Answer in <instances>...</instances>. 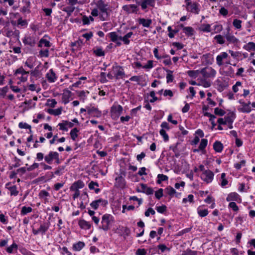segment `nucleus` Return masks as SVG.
<instances>
[{
    "label": "nucleus",
    "instance_id": "1",
    "mask_svg": "<svg viewBox=\"0 0 255 255\" xmlns=\"http://www.w3.org/2000/svg\"><path fill=\"white\" fill-rule=\"evenodd\" d=\"M125 76V73L122 67L116 64L113 66L111 71L108 74L107 77L110 79L115 78L117 80L123 79Z\"/></svg>",
    "mask_w": 255,
    "mask_h": 255
},
{
    "label": "nucleus",
    "instance_id": "2",
    "mask_svg": "<svg viewBox=\"0 0 255 255\" xmlns=\"http://www.w3.org/2000/svg\"><path fill=\"white\" fill-rule=\"evenodd\" d=\"M113 221V216L110 214H105L102 216L101 224L102 226L99 228L107 231L110 229L109 226Z\"/></svg>",
    "mask_w": 255,
    "mask_h": 255
},
{
    "label": "nucleus",
    "instance_id": "3",
    "mask_svg": "<svg viewBox=\"0 0 255 255\" xmlns=\"http://www.w3.org/2000/svg\"><path fill=\"white\" fill-rule=\"evenodd\" d=\"M123 107L121 105L113 106L111 110V117L113 119L119 118L123 111Z\"/></svg>",
    "mask_w": 255,
    "mask_h": 255
},
{
    "label": "nucleus",
    "instance_id": "4",
    "mask_svg": "<svg viewBox=\"0 0 255 255\" xmlns=\"http://www.w3.org/2000/svg\"><path fill=\"white\" fill-rule=\"evenodd\" d=\"M201 73L205 78H208L215 77L216 72L212 68H204L200 71Z\"/></svg>",
    "mask_w": 255,
    "mask_h": 255
},
{
    "label": "nucleus",
    "instance_id": "5",
    "mask_svg": "<svg viewBox=\"0 0 255 255\" xmlns=\"http://www.w3.org/2000/svg\"><path fill=\"white\" fill-rule=\"evenodd\" d=\"M214 174L210 170L204 171L201 175V178L206 183H209L212 181Z\"/></svg>",
    "mask_w": 255,
    "mask_h": 255
},
{
    "label": "nucleus",
    "instance_id": "6",
    "mask_svg": "<svg viewBox=\"0 0 255 255\" xmlns=\"http://www.w3.org/2000/svg\"><path fill=\"white\" fill-rule=\"evenodd\" d=\"M96 5L100 11L104 14H106L108 16V5L105 3L104 0H99L96 3Z\"/></svg>",
    "mask_w": 255,
    "mask_h": 255
},
{
    "label": "nucleus",
    "instance_id": "7",
    "mask_svg": "<svg viewBox=\"0 0 255 255\" xmlns=\"http://www.w3.org/2000/svg\"><path fill=\"white\" fill-rule=\"evenodd\" d=\"M122 9L128 14L136 13L138 10L137 6L133 4L124 5L123 6Z\"/></svg>",
    "mask_w": 255,
    "mask_h": 255
},
{
    "label": "nucleus",
    "instance_id": "8",
    "mask_svg": "<svg viewBox=\"0 0 255 255\" xmlns=\"http://www.w3.org/2000/svg\"><path fill=\"white\" fill-rule=\"evenodd\" d=\"M22 42L24 45H27L31 47L35 46L36 41L34 37L31 36H26L22 39Z\"/></svg>",
    "mask_w": 255,
    "mask_h": 255
},
{
    "label": "nucleus",
    "instance_id": "9",
    "mask_svg": "<svg viewBox=\"0 0 255 255\" xmlns=\"http://www.w3.org/2000/svg\"><path fill=\"white\" fill-rule=\"evenodd\" d=\"M155 2V0H141L137 3L138 5L141 6L142 9H145L148 6L154 7Z\"/></svg>",
    "mask_w": 255,
    "mask_h": 255
},
{
    "label": "nucleus",
    "instance_id": "10",
    "mask_svg": "<svg viewBox=\"0 0 255 255\" xmlns=\"http://www.w3.org/2000/svg\"><path fill=\"white\" fill-rule=\"evenodd\" d=\"M87 112L88 114L94 117L99 118L102 115V112L94 107L92 108L87 107Z\"/></svg>",
    "mask_w": 255,
    "mask_h": 255
},
{
    "label": "nucleus",
    "instance_id": "11",
    "mask_svg": "<svg viewBox=\"0 0 255 255\" xmlns=\"http://www.w3.org/2000/svg\"><path fill=\"white\" fill-rule=\"evenodd\" d=\"M228 32L227 34L225 35V38H226L227 40L231 43L233 44H237L239 40L238 38H237L234 35L231 34L229 31L230 30V28H228L227 29Z\"/></svg>",
    "mask_w": 255,
    "mask_h": 255
},
{
    "label": "nucleus",
    "instance_id": "12",
    "mask_svg": "<svg viewBox=\"0 0 255 255\" xmlns=\"http://www.w3.org/2000/svg\"><path fill=\"white\" fill-rule=\"evenodd\" d=\"M58 152L55 151H50L49 153L44 156V160L48 164H51L53 160L57 155Z\"/></svg>",
    "mask_w": 255,
    "mask_h": 255
},
{
    "label": "nucleus",
    "instance_id": "13",
    "mask_svg": "<svg viewBox=\"0 0 255 255\" xmlns=\"http://www.w3.org/2000/svg\"><path fill=\"white\" fill-rule=\"evenodd\" d=\"M240 103L242 104V107L238 109V110L242 113H250L252 109L250 107L251 102H249L248 103H246L245 102H242L240 101Z\"/></svg>",
    "mask_w": 255,
    "mask_h": 255
},
{
    "label": "nucleus",
    "instance_id": "14",
    "mask_svg": "<svg viewBox=\"0 0 255 255\" xmlns=\"http://www.w3.org/2000/svg\"><path fill=\"white\" fill-rule=\"evenodd\" d=\"M107 203H108V202L106 200H104L102 199H100L93 201L90 204V206H91V207L93 209L96 210L98 208L100 204H102V205L105 206L106 204H107Z\"/></svg>",
    "mask_w": 255,
    "mask_h": 255
},
{
    "label": "nucleus",
    "instance_id": "15",
    "mask_svg": "<svg viewBox=\"0 0 255 255\" xmlns=\"http://www.w3.org/2000/svg\"><path fill=\"white\" fill-rule=\"evenodd\" d=\"M140 186L141 190L137 189V192H142L147 195H151L153 193V190L151 187H147L146 184L142 183L140 184Z\"/></svg>",
    "mask_w": 255,
    "mask_h": 255
},
{
    "label": "nucleus",
    "instance_id": "16",
    "mask_svg": "<svg viewBox=\"0 0 255 255\" xmlns=\"http://www.w3.org/2000/svg\"><path fill=\"white\" fill-rule=\"evenodd\" d=\"M71 96V92L68 90H65L62 94V101L65 104H66L69 102V98Z\"/></svg>",
    "mask_w": 255,
    "mask_h": 255
},
{
    "label": "nucleus",
    "instance_id": "17",
    "mask_svg": "<svg viewBox=\"0 0 255 255\" xmlns=\"http://www.w3.org/2000/svg\"><path fill=\"white\" fill-rule=\"evenodd\" d=\"M84 182L79 180L76 182H75L70 187V190H79L80 188H82L84 187Z\"/></svg>",
    "mask_w": 255,
    "mask_h": 255
},
{
    "label": "nucleus",
    "instance_id": "18",
    "mask_svg": "<svg viewBox=\"0 0 255 255\" xmlns=\"http://www.w3.org/2000/svg\"><path fill=\"white\" fill-rule=\"evenodd\" d=\"M116 186L121 188H123L125 186L126 182L124 178L121 176L116 178Z\"/></svg>",
    "mask_w": 255,
    "mask_h": 255
},
{
    "label": "nucleus",
    "instance_id": "19",
    "mask_svg": "<svg viewBox=\"0 0 255 255\" xmlns=\"http://www.w3.org/2000/svg\"><path fill=\"white\" fill-rule=\"evenodd\" d=\"M46 77L49 82H54L56 79L55 73L52 69H50L46 74Z\"/></svg>",
    "mask_w": 255,
    "mask_h": 255
},
{
    "label": "nucleus",
    "instance_id": "20",
    "mask_svg": "<svg viewBox=\"0 0 255 255\" xmlns=\"http://www.w3.org/2000/svg\"><path fill=\"white\" fill-rule=\"evenodd\" d=\"M138 23L144 27H149L152 23V20L150 19L141 18L138 19Z\"/></svg>",
    "mask_w": 255,
    "mask_h": 255
},
{
    "label": "nucleus",
    "instance_id": "21",
    "mask_svg": "<svg viewBox=\"0 0 255 255\" xmlns=\"http://www.w3.org/2000/svg\"><path fill=\"white\" fill-rule=\"evenodd\" d=\"M78 224L81 228L85 230L89 229L91 227V224L84 220H80Z\"/></svg>",
    "mask_w": 255,
    "mask_h": 255
},
{
    "label": "nucleus",
    "instance_id": "22",
    "mask_svg": "<svg viewBox=\"0 0 255 255\" xmlns=\"http://www.w3.org/2000/svg\"><path fill=\"white\" fill-rule=\"evenodd\" d=\"M228 56V54L225 52H222L220 55H218L216 58L217 64L221 66L223 64V59L227 58Z\"/></svg>",
    "mask_w": 255,
    "mask_h": 255
},
{
    "label": "nucleus",
    "instance_id": "23",
    "mask_svg": "<svg viewBox=\"0 0 255 255\" xmlns=\"http://www.w3.org/2000/svg\"><path fill=\"white\" fill-rule=\"evenodd\" d=\"M133 35V32L130 31L128 32L127 34H126L124 36L122 37L120 36L119 37V39L122 40L125 44H128L129 43L130 41L129 40V38Z\"/></svg>",
    "mask_w": 255,
    "mask_h": 255
},
{
    "label": "nucleus",
    "instance_id": "24",
    "mask_svg": "<svg viewBox=\"0 0 255 255\" xmlns=\"http://www.w3.org/2000/svg\"><path fill=\"white\" fill-rule=\"evenodd\" d=\"M213 148L216 152H221L223 149V144L219 141H216L213 144Z\"/></svg>",
    "mask_w": 255,
    "mask_h": 255
},
{
    "label": "nucleus",
    "instance_id": "25",
    "mask_svg": "<svg viewBox=\"0 0 255 255\" xmlns=\"http://www.w3.org/2000/svg\"><path fill=\"white\" fill-rule=\"evenodd\" d=\"M235 119V115L233 113H229L228 116L225 117V120L227 124L233 123Z\"/></svg>",
    "mask_w": 255,
    "mask_h": 255
},
{
    "label": "nucleus",
    "instance_id": "26",
    "mask_svg": "<svg viewBox=\"0 0 255 255\" xmlns=\"http://www.w3.org/2000/svg\"><path fill=\"white\" fill-rule=\"evenodd\" d=\"M239 198V195L237 193L233 192L228 195L226 200L227 201H237Z\"/></svg>",
    "mask_w": 255,
    "mask_h": 255
},
{
    "label": "nucleus",
    "instance_id": "27",
    "mask_svg": "<svg viewBox=\"0 0 255 255\" xmlns=\"http://www.w3.org/2000/svg\"><path fill=\"white\" fill-rule=\"evenodd\" d=\"M190 8V9L188 10H189L190 12L198 14L199 9L198 7V4L197 2L192 3Z\"/></svg>",
    "mask_w": 255,
    "mask_h": 255
},
{
    "label": "nucleus",
    "instance_id": "28",
    "mask_svg": "<svg viewBox=\"0 0 255 255\" xmlns=\"http://www.w3.org/2000/svg\"><path fill=\"white\" fill-rule=\"evenodd\" d=\"M19 31L15 30V31H12L11 30H8L6 33L5 36L8 37H17L19 35Z\"/></svg>",
    "mask_w": 255,
    "mask_h": 255
},
{
    "label": "nucleus",
    "instance_id": "29",
    "mask_svg": "<svg viewBox=\"0 0 255 255\" xmlns=\"http://www.w3.org/2000/svg\"><path fill=\"white\" fill-rule=\"evenodd\" d=\"M43 45L46 47H49L51 46L49 41L45 39L41 38L39 41L38 47H41Z\"/></svg>",
    "mask_w": 255,
    "mask_h": 255
},
{
    "label": "nucleus",
    "instance_id": "30",
    "mask_svg": "<svg viewBox=\"0 0 255 255\" xmlns=\"http://www.w3.org/2000/svg\"><path fill=\"white\" fill-rule=\"evenodd\" d=\"M49 228V225L44 223L43 224H41L40 227L38 229V231L42 235L44 234L45 232L48 230Z\"/></svg>",
    "mask_w": 255,
    "mask_h": 255
},
{
    "label": "nucleus",
    "instance_id": "31",
    "mask_svg": "<svg viewBox=\"0 0 255 255\" xmlns=\"http://www.w3.org/2000/svg\"><path fill=\"white\" fill-rule=\"evenodd\" d=\"M85 246V243L83 242H79L73 245V249L76 251H80Z\"/></svg>",
    "mask_w": 255,
    "mask_h": 255
},
{
    "label": "nucleus",
    "instance_id": "32",
    "mask_svg": "<svg viewBox=\"0 0 255 255\" xmlns=\"http://www.w3.org/2000/svg\"><path fill=\"white\" fill-rule=\"evenodd\" d=\"M242 21L238 19H234L233 21V25L238 29H241L242 28Z\"/></svg>",
    "mask_w": 255,
    "mask_h": 255
},
{
    "label": "nucleus",
    "instance_id": "33",
    "mask_svg": "<svg viewBox=\"0 0 255 255\" xmlns=\"http://www.w3.org/2000/svg\"><path fill=\"white\" fill-rule=\"evenodd\" d=\"M39 197L41 199H43L45 201H47V197L49 196V193L45 190H41L39 193Z\"/></svg>",
    "mask_w": 255,
    "mask_h": 255
},
{
    "label": "nucleus",
    "instance_id": "34",
    "mask_svg": "<svg viewBox=\"0 0 255 255\" xmlns=\"http://www.w3.org/2000/svg\"><path fill=\"white\" fill-rule=\"evenodd\" d=\"M18 246L15 243H13L10 246L6 249V251L9 254H12L13 250L17 251Z\"/></svg>",
    "mask_w": 255,
    "mask_h": 255
},
{
    "label": "nucleus",
    "instance_id": "35",
    "mask_svg": "<svg viewBox=\"0 0 255 255\" xmlns=\"http://www.w3.org/2000/svg\"><path fill=\"white\" fill-rule=\"evenodd\" d=\"M109 37L111 38L112 41L117 42V40L119 39V37L116 32H112L109 34Z\"/></svg>",
    "mask_w": 255,
    "mask_h": 255
},
{
    "label": "nucleus",
    "instance_id": "36",
    "mask_svg": "<svg viewBox=\"0 0 255 255\" xmlns=\"http://www.w3.org/2000/svg\"><path fill=\"white\" fill-rule=\"evenodd\" d=\"M166 71L167 72V74L166 75L167 83H169L170 82H172L173 80V76L172 75L173 71L169 70H166Z\"/></svg>",
    "mask_w": 255,
    "mask_h": 255
},
{
    "label": "nucleus",
    "instance_id": "37",
    "mask_svg": "<svg viewBox=\"0 0 255 255\" xmlns=\"http://www.w3.org/2000/svg\"><path fill=\"white\" fill-rule=\"evenodd\" d=\"M18 74H20L22 75H28L29 74V72L26 71L22 67H20L17 69H16L14 73L15 75H17Z\"/></svg>",
    "mask_w": 255,
    "mask_h": 255
},
{
    "label": "nucleus",
    "instance_id": "38",
    "mask_svg": "<svg viewBox=\"0 0 255 255\" xmlns=\"http://www.w3.org/2000/svg\"><path fill=\"white\" fill-rule=\"evenodd\" d=\"M193 28L191 27H183L184 32L188 36H192L193 35Z\"/></svg>",
    "mask_w": 255,
    "mask_h": 255
},
{
    "label": "nucleus",
    "instance_id": "39",
    "mask_svg": "<svg viewBox=\"0 0 255 255\" xmlns=\"http://www.w3.org/2000/svg\"><path fill=\"white\" fill-rule=\"evenodd\" d=\"M157 178L158 179L157 180V183L158 184H160L162 181H167L168 179V177L165 175L159 174L157 175Z\"/></svg>",
    "mask_w": 255,
    "mask_h": 255
},
{
    "label": "nucleus",
    "instance_id": "40",
    "mask_svg": "<svg viewBox=\"0 0 255 255\" xmlns=\"http://www.w3.org/2000/svg\"><path fill=\"white\" fill-rule=\"evenodd\" d=\"M74 10L75 7L73 6V5L68 6L63 9V11L67 12L68 15L69 16L71 15V13L74 11Z\"/></svg>",
    "mask_w": 255,
    "mask_h": 255
},
{
    "label": "nucleus",
    "instance_id": "41",
    "mask_svg": "<svg viewBox=\"0 0 255 255\" xmlns=\"http://www.w3.org/2000/svg\"><path fill=\"white\" fill-rule=\"evenodd\" d=\"M79 130L77 128H74L70 131L71 137L73 140H75L76 138L78 137V134Z\"/></svg>",
    "mask_w": 255,
    "mask_h": 255
},
{
    "label": "nucleus",
    "instance_id": "42",
    "mask_svg": "<svg viewBox=\"0 0 255 255\" xmlns=\"http://www.w3.org/2000/svg\"><path fill=\"white\" fill-rule=\"evenodd\" d=\"M165 192L170 196L172 197L175 193V190L172 187L169 186L165 189Z\"/></svg>",
    "mask_w": 255,
    "mask_h": 255
},
{
    "label": "nucleus",
    "instance_id": "43",
    "mask_svg": "<svg viewBox=\"0 0 255 255\" xmlns=\"http://www.w3.org/2000/svg\"><path fill=\"white\" fill-rule=\"evenodd\" d=\"M187 73L190 77L196 78V77H198L199 74L200 73V71L190 70L188 71Z\"/></svg>",
    "mask_w": 255,
    "mask_h": 255
},
{
    "label": "nucleus",
    "instance_id": "44",
    "mask_svg": "<svg viewBox=\"0 0 255 255\" xmlns=\"http://www.w3.org/2000/svg\"><path fill=\"white\" fill-rule=\"evenodd\" d=\"M221 185L222 187H224L228 183V181L226 178V174L225 173H222L221 176Z\"/></svg>",
    "mask_w": 255,
    "mask_h": 255
},
{
    "label": "nucleus",
    "instance_id": "45",
    "mask_svg": "<svg viewBox=\"0 0 255 255\" xmlns=\"http://www.w3.org/2000/svg\"><path fill=\"white\" fill-rule=\"evenodd\" d=\"M32 211V208L30 207L23 206L21 210V215H25Z\"/></svg>",
    "mask_w": 255,
    "mask_h": 255
},
{
    "label": "nucleus",
    "instance_id": "46",
    "mask_svg": "<svg viewBox=\"0 0 255 255\" xmlns=\"http://www.w3.org/2000/svg\"><path fill=\"white\" fill-rule=\"evenodd\" d=\"M18 127L20 128H26L29 129V132H31V126L25 123H19Z\"/></svg>",
    "mask_w": 255,
    "mask_h": 255
},
{
    "label": "nucleus",
    "instance_id": "47",
    "mask_svg": "<svg viewBox=\"0 0 255 255\" xmlns=\"http://www.w3.org/2000/svg\"><path fill=\"white\" fill-rule=\"evenodd\" d=\"M208 140L207 139H202L199 148L200 150H203L207 145Z\"/></svg>",
    "mask_w": 255,
    "mask_h": 255
},
{
    "label": "nucleus",
    "instance_id": "48",
    "mask_svg": "<svg viewBox=\"0 0 255 255\" xmlns=\"http://www.w3.org/2000/svg\"><path fill=\"white\" fill-rule=\"evenodd\" d=\"M197 251H192L190 249H187L184 251L181 255H197Z\"/></svg>",
    "mask_w": 255,
    "mask_h": 255
},
{
    "label": "nucleus",
    "instance_id": "49",
    "mask_svg": "<svg viewBox=\"0 0 255 255\" xmlns=\"http://www.w3.org/2000/svg\"><path fill=\"white\" fill-rule=\"evenodd\" d=\"M214 39L216 40L217 42L222 44L225 43V40L224 39L223 36L221 35H217L215 36Z\"/></svg>",
    "mask_w": 255,
    "mask_h": 255
},
{
    "label": "nucleus",
    "instance_id": "50",
    "mask_svg": "<svg viewBox=\"0 0 255 255\" xmlns=\"http://www.w3.org/2000/svg\"><path fill=\"white\" fill-rule=\"evenodd\" d=\"M245 47L247 50H253L255 51V43L252 42H249L245 46Z\"/></svg>",
    "mask_w": 255,
    "mask_h": 255
},
{
    "label": "nucleus",
    "instance_id": "51",
    "mask_svg": "<svg viewBox=\"0 0 255 255\" xmlns=\"http://www.w3.org/2000/svg\"><path fill=\"white\" fill-rule=\"evenodd\" d=\"M121 231L123 232V236L125 237L128 236L130 234V231L129 229L126 227H122L121 228Z\"/></svg>",
    "mask_w": 255,
    "mask_h": 255
},
{
    "label": "nucleus",
    "instance_id": "52",
    "mask_svg": "<svg viewBox=\"0 0 255 255\" xmlns=\"http://www.w3.org/2000/svg\"><path fill=\"white\" fill-rule=\"evenodd\" d=\"M159 133L160 135L163 137L165 141H167L169 140L168 135L164 129H160Z\"/></svg>",
    "mask_w": 255,
    "mask_h": 255
},
{
    "label": "nucleus",
    "instance_id": "53",
    "mask_svg": "<svg viewBox=\"0 0 255 255\" xmlns=\"http://www.w3.org/2000/svg\"><path fill=\"white\" fill-rule=\"evenodd\" d=\"M208 211L207 209L200 210L198 209V214L201 217H204L208 214Z\"/></svg>",
    "mask_w": 255,
    "mask_h": 255
},
{
    "label": "nucleus",
    "instance_id": "54",
    "mask_svg": "<svg viewBox=\"0 0 255 255\" xmlns=\"http://www.w3.org/2000/svg\"><path fill=\"white\" fill-rule=\"evenodd\" d=\"M214 113L217 115L223 116L226 113L222 109H219L218 108H216L214 109Z\"/></svg>",
    "mask_w": 255,
    "mask_h": 255
},
{
    "label": "nucleus",
    "instance_id": "55",
    "mask_svg": "<svg viewBox=\"0 0 255 255\" xmlns=\"http://www.w3.org/2000/svg\"><path fill=\"white\" fill-rule=\"evenodd\" d=\"M65 167L59 166L54 172V174L57 175H61L62 174V172L64 170Z\"/></svg>",
    "mask_w": 255,
    "mask_h": 255
},
{
    "label": "nucleus",
    "instance_id": "56",
    "mask_svg": "<svg viewBox=\"0 0 255 255\" xmlns=\"http://www.w3.org/2000/svg\"><path fill=\"white\" fill-rule=\"evenodd\" d=\"M94 52L98 56H102L105 55L104 51L101 48H98L95 50Z\"/></svg>",
    "mask_w": 255,
    "mask_h": 255
},
{
    "label": "nucleus",
    "instance_id": "57",
    "mask_svg": "<svg viewBox=\"0 0 255 255\" xmlns=\"http://www.w3.org/2000/svg\"><path fill=\"white\" fill-rule=\"evenodd\" d=\"M9 191H10L11 195L16 196L18 194V193L15 186H13L9 188Z\"/></svg>",
    "mask_w": 255,
    "mask_h": 255
},
{
    "label": "nucleus",
    "instance_id": "58",
    "mask_svg": "<svg viewBox=\"0 0 255 255\" xmlns=\"http://www.w3.org/2000/svg\"><path fill=\"white\" fill-rule=\"evenodd\" d=\"M229 206L232 208L234 211L237 212L239 210V208L236 203L234 202H232L229 203Z\"/></svg>",
    "mask_w": 255,
    "mask_h": 255
},
{
    "label": "nucleus",
    "instance_id": "59",
    "mask_svg": "<svg viewBox=\"0 0 255 255\" xmlns=\"http://www.w3.org/2000/svg\"><path fill=\"white\" fill-rule=\"evenodd\" d=\"M155 196L157 199H160V198L163 196V189L162 188L158 189V190L155 193Z\"/></svg>",
    "mask_w": 255,
    "mask_h": 255
},
{
    "label": "nucleus",
    "instance_id": "60",
    "mask_svg": "<svg viewBox=\"0 0 255 255\" xmlns=\"http://www.w3.org/2000/svg\"><path fill=\"white\" fill-rule=\"evenodd\" d=\"M246 164V161L244 160H242L239 163H236L234 167L237 169H240L242 166H245Z\"/></svg>",
    "mask_w": 255,
    "mask_h": 255
},
{
    "label": "nucleus",
    "instance_id": "61",
    "mask_svg": "<svg viewBox=\"0 0 255 255\" xmlns=\"http://www.w3.org/2000/svg\"><path fill=\"white\" fill-rule=\"evenodd\" d=\"M166 208L167 207L165 205H162L161 206L157 207L156 208V210L160 213H163L166 211Z\"/></svg>",
    "mask_w": 255,
    "mask_h": 255
},
{
    "label": "nucleus",
    "instance_id": "62",
    "mask_svg": "<svg viewBox=\"0 0 255 255\" xmlns=\"http://www.w3.org/2000/svg\"><path fill=\"white\" fill-rule=\"evenodd\" d=\"M39 54L41 57H47L49 56V50L48 49L41 50L39 51Z\"/></svg>",
    "mask_w": 255,
    "mask_h": 255
},
{
    "label": "nucleus",
    "instance_id": "63",
    "mask_svg": "<svg viewBox=\"0 0 255 255\" xmlns=\"http://www.w3.org/2000/svg\"><path fill=\"white\" fill-rule=\"evenodd\" d=\"M201 29L202 31L205 32H210V25L209 24H204L201 27Z\"/></svg>",
    "mask_w": 255,
    "mask_h": 255
},
{
    "label": "nucleus",
    "instance_id": "64",
    "mask_svg": "<svg viewBox=\"0 0 255 255\" xmlns=\"http://www.w3.org/2000/svg\"><path fill=\"white\" fill-rule=\"evenodd\" d=\"M146 253V251H145V249H138L136 251V255H145Z\"/></svg>",
    "mask_w": 255,
    "mask_h": 255
}]
</instances>
